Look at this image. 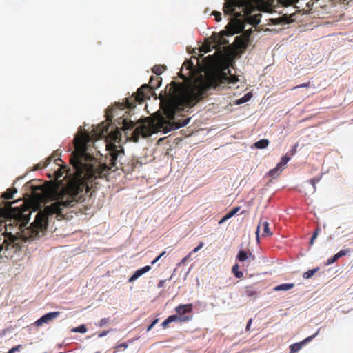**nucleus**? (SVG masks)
I'll return each instance as SVG.
<instances>
[{
	"mask_svg": "<svg viewBox=\"0 0 353 353\" xmlns=\"http://www.w3.org/2000/svg\"><path fill=\"white\" fill-rule=\"evenodd\" d=\"M165 253H166V252H165V251H163L162 253H161V254L159 255V256L160 258H161L163 256H164V255L165 254Z\"/></svg>",
	"mask_w": 353,
	"mask_h": 353,
	"instance_id": "52",
	"label": "nucleus"
},
{
	"mask_svg": "<svg viewBox=\"0 0 353 353\" xmlns=\"http://www.w3.org/2000/svg\"><path fill=\"white\" fill-rule=\"evenodd\" d=\"M179 76L183 82L172 81L169 88V95L161 97V108L168 120L163 117H160L157 121L150 117L145 118L139 122V125L132 133L131 139L134 142H138L140 137L147 138L161 130L164 133H168L185 126L190 122V118L177 122L172 121L176 112L185 108L194 107L210 88H216L227 81L230 83L238 81L237 77L229 78L225 73L221 72L208 74L205 78L201 75L193 79L183 74L181 70Z\"/></svg>",
	"mask_w": 353,
	"mask_h": 353,
	"instance_id": "1",
	"label": "nucleus"
},
{
	"mask_svg": "<svg viewBox=\"0 0 353 353\" xmlns=\"http://www.w3.org/2000/svg\"><path fill=\"white\" fill-rule=\"evenodd\" d=\"M260 229H263V236L272 235V232L270 230L269 223L268 221H263V222L259 223V224L257 227L256 231V235L257 239L259 238V233Z\"/></svg>",
	"mask_w": 353,
	"mask_h": 353,
	"instance_id": "10",
	"label": "nucleus"
},
{
	"mask_svg": "<svg viewBox=\"0 0 353 353\" xmlns=\"http://www.w3.org/2000/svg\"><path fill=\"white\" fill-rule=\"evenodd\" d=\"M239 265L238 264H234L232 268V272L234 274L236 278L241 279L243 277V274L241 271L239 270Z\"/></svg>",
	"mask_w": 353,
	"mask_h": 353,
	"instance_id": "20",
	"label": "nucleus"
},
{
	"mask_svg": "<svg viewBox=\"0 0 353 353\" xmlns=\"http://www.w3.org/2000/svg\"><path fill=\"white\" fill-rule=\"evenodd\" d=\"M105 132L108 133V128H105Z\"/></svg>",
	"mask_w": 353,
	"mask_h": 353,
	"instance_id": "54",
	"label": "nucleus"
},
{
	"mask_svg": "<svg viewBox=\"0 0 353 353\" xmlns=\"http://www.w3.org/2000/svg\"><path fill=\"white\" fill-rule=\"evenodd\" d=\"M60 315V312H49L42 316L40 319L35 321L34 324L37 326H41L43 323H48V322L53 321Z\"/></svg>",
	"mask_w": 353,
	"mask_h": 353,
	"instance_id": "7",
	"label": "nucleus"
},
{
	"mask_svg": "<svg viewBox=\"0 0 353 353\" xmlns=\"http://www.w3.org/2000/svg\"><path fill=\"white\" fill-rule=\"evenodd\" d=\"M212 14L215 17V20L217 22L221 21V12H219L218 11H213L212 12Z\"/></svg>",
	"mask_w": 353,
	"mask_h": 353,
	"instance_id": "31",
	"label": "nucleus"
},
{
	"mask_svg": "<svg viewBox=\"0 0 353 353\" xmlns=\"http://www.w3.org/2000/svg\"><path fill=\"white\" fill-rule=\"evenodd\" d=\"M225 219H226L227 220H228L229 219H230L231 217H232V214H230V212H228L225 216H224Z\"/></svg>",
	"mask_w": 353,
	"mask_h": 353,
	"instance_id": "45",
	"label": "nucleus"
},
{
	"mask_svg": "<svg viewBox=\"0 0 353 353\" xmlns=\"http://www.w3.org/2000/svg\"><path fill=\"white\" fill-rule=\"evenodd\" d=\"M282 161H283V163H285L286 164L288 163V162L290 160V157H288L287 154L286 155H284L283 157H282L281 159Z\"/></svg>",
	"mask_w": 353,
	"mask_h": 353,
	"instance_id": "41",
	"label": "nucleus"
},
{
	"mask_svg": "<svg viewBox=\"0 0 353 353\" xmlns=\"http://www.w3.org/2000/svg\"><path fill=\"white\" fill-rule=\"evenodd\" d=\"M318 270H319L318 268L312 269V270H310L305 272L303 274V276L305 279H309V278L312 277Z\"/></svg>",
	"mask_w": 353,
	"mask_h": 353,
	"instance_id": "25",
	"label": "nucleus"
},
{
	"mask_svg": "<svg viewBox=\"0 0 353 353\" xmlns=\"http://www.w3.org/2000/svg\"><path fill=\"white\" fill-rule=\"evenodd\" d=\"M225 219H226L227 220H228L229 219H230L231 217H232V214H230V212H228L225 216H224Z\"/></svg>",
	"mask_w": 353,
	"mask_h": 353,
	"instance_id": "44",
	"label": "nucleus"
},
{
	"mask_svg": "<svg viewBox=\"0 0 353 353\" xmlns=\"http://www.w3.org/2000/svg\"><path fill=\"white\" fill-rule=\"evenodd\" d=\"M269 145V141L268 139H261L254 143V146L259 149H264Z\"/></svg>",
	"mask_w": 353,
	"mask_h": 353,
	"instance_id": "17",
	"label": "nucleus"
},
{
	"mask_svg": "<svg viewBox=\"0 0 353 353\" xmlns=\"http://www.w3.org/2000/svg\"><path fill=\"white\" fill-rule=\"evenodd\" d=\"M199 250L198 248V247H196L191 252H190L189 255H191L192 253H195L196 252H198Z\"/></svg>",
	"mask_w": 353,
	"mask_h": 353,
	"instance_id": "49",
	"label": "nucleus"
},
{
	"mask_svg": "<svg viewBox=\"0 0 353 353\" xmlns=\"http://www.w3.org/2000/svg\"><path fill=\"white\" fill-rule=\"evenodd\" d=\"M310 82L304 83H302V84H300V85H298L294 87V89H297V88H307L310 86Z\"/></svg>",
	"mask_w": 353,
	"mask_h": 353,
	"instance_id": "35",
	"label": "nucleus"
},
{
	"mask_svg": "<svg viewBox=\"0 0 353 353\" xmlns=\"http://www.w3.org/2000/svg\"><path fill=\"white\" fill-rule=\"evenodd\" d=\"M17 192L15 188H8L3 194L2 197L4 199L9 200L13 198V195Z\"/></svg>",
	"mask_w": 353,
	"mask_h": 353,
	"instance_id": "16",
	"label": "nucleus"
},
{
	"mask_svg": "<svg viewBox=\"0 0 353 353\" xmlns=\"http://www.w3.org/2000/svg\"><path fill=\"white\" fill-rule=\"evenodd\" d=\"M166 69V67L163 65H155L152 69V71L153 73H154L157 75L161 74L163 71Z\"/></svg>",
	"mask_w": 353,
	"mask_h": 353,
	"instance_id": "18",
	"label": "nucleus"
},
{
	"mask_svg": "<svg viewBox=\"0 0 353 353\" xmlns=\"http://www.w3.org/2000/svg\"><path fill=\"white\" fill-rule=\"evenodd\" d=\"M110 331H111V330L103 331L98 334V337L102 338V337L106 336Z\"/></svg>",
	"mask_w": 353,
	"mask_h": 353,
	"instance_id": "40",
	"label": "nucleus"
},
{
	"mask_svg": "<svg viewBox=\"0 0 353 353\" xmlns=\"http://www.w3.org/2000/svg\"><path fill=\"white\" fill-rule=\"evenodd\" d=\"M190 256V255L188 254L187 256H185V258H183L182 262H185V261H187V259H188V257Z\"/></svg>",
	"mask_w": 353,
	"mask_h": 353,
	"instance_id": "53",
	"label": "nucleus"
},
{
	"mask_svg": "<svg viewBox=\"0 0 353 353\" xmlns=\"http://www.w3.org/2000/svg\"><path fill=\"white\" fill-rule=\"evenodd\" d=\"M265 1L263 0L259 6H257L252 11L249 13L241 12L240 10H236L232 14L234 16L230 19V22L226 26V30L221 31L219 34L215 35V42L218 45H226L229 41L225 38V36H232L235 34L242 32L244 29V22L246 21L250 24L256 26L261 22V14H256L250 15L256 10H260Z\"/></svg>",
	"mask_w": 353,
	"mask_h": 353,
	"instance_id": "3",
	"label": "nucleus"
},
{
	"mask_svg": "<svg viewBox=\"0 0 353 353\" xmlns=\"http://www.w3.org/2000/svg\"><path fill=\"white\" fill-rule=\"evenodd\" d=\"M203 242H200V243L199 244V245L197 246L199 250H201L203 247Z\"/></svg>",
	"mask_w": 353,
	"mask_h": 353,
	"instance_id": "51",
	"label": "nucleus"
},
{
	"mask_svg": "<svg viewBox=\"0 0 353 353\" xmlns=\"http://www.w3.org/2000/svg\"><path fill=\"white\" fill-rule=\"evenodd\" d=\"M158 321H159L158 319H156L155 320H154L152 322V323L148 327L147 332L150 331L152 329V327L157 323Z\"/></svg>",
	"mask_w": 353,
	"mask_h": 353,
	"instance_id": "33",
	"label": "nucleus"
},
{
	"mask_svg": "<svg viewBox=\"0 0 353 353\" xmlns=\"http://www.w3.org/2000/svg\"><path fill=\"white\" fill-rule=\"evenodd\" d=\"M281 172V171L276 166L274 168L270 170L268 172V174L272 178H276L280 174Z\"/></svg>",
	"mask_w": 353,
	"mask_h": 353,
	"instance_id": "24",
	"label": "nucleus"
},
{
	"mask_svg": "<svg viewBox=\"0 0 353 353\" xmlns=\"http://www.w3.org/2000/svg\"><path fill=\"white\" fill-rule=\"evenodd\" d=\"M251 97H252L251 94L248 93V94H245L242 98L239 99L237 101L236 103L241 104V103H245L250 99Z\"/></svg>",
	"mask_w": 353,
	"mask_h": 353,
	"instance_id": "26",
	"label": "nucleus"
},
{
	"mask_svg": "<svg viewBox=\"0 0 353 353\" xmlns=\"http://www.w3.org/2000/svg\"><path fill=\"white\" fill-rule=\"evenodd\" d=\"M320 330H321V328H319V330H317V332L315 334L305 338L304 340H303L300 343L292 344L290 346V353H296L297 352H299L304 345H305L308 342L311 341L313 339H314L319 334Z\"/></svg>",
	"mask_w": 353,
	"mask_h": 353,
	"instance_id": "6",
	"label": "nucleus"
},
{
	"mask_svg": "<svg viewBox=\"0 0 353 353\" xmlns=\"http://www.w3.org/2000/svg\"><path fill=\"white\" fill-rule=\"evenodd\" d=\"M41 190H42L43 196H47V194H48L47 190L46 189H41Z\"/></svg>",
	"mask_w": 353,
	"mask_h": 353,
	"instance_id": "47",
	"label": "nucleus"
},
{
	"mask_svg": "<svg viewBox=\"0 0 353 353\" xmlns=\"http://www.w3.org/2000/svg\"><path fill=\"white\" fill-rule=\"evenodd\" d=\"M119 120V123L123 124L121 128L123 130L132 129L135 126L134 121L128 120L127 117L120 118Z\"/></svg>",
	"mask_w": 353,
	"mask_h": 353,
	"instance_id": "12",
	"label": "nucleus"
},
{
	"mask_svg": "<svg viewBox=\"0 0 353 353\" xmlns=\"http://www.w3.org/2000/svg\"><path fill=\"white\" fill-rule=\"evenodd\" d=\"M54 159V162L59 165V163L58 161H61V159H60V157H57V154H53L51 157H48V159H47L46 161L45 162H40L39 163H37L35 166V168L34 170H40V169H43L44 168H46L48 164L49 163V162L52 160V159Z\"/></svg>",
	"mask_w": 353,
	"mask_h": 353,
	"instance_id": "11",
	"label": "nucleus"
},
{
	"mask_svg": "<svg viewBox=\"0 0 353 353\" xmlns=\"http://www.w3.org/2000/svg\"><path fill=\"white\" fill-rule=\"evenodd\" d=\"M128 347V343H123L121 344H119L114 347V353H117V351H119L120 350H125Z\"/></svg>",
	"mask_w": 353,
	"mask_h": 353,
	"instance_id": "29",
	"label": "nucleus"
},
{
	"mask_svg": "<svg viewBox=\"0 0 353 353\" xmlns=\"http://www.w3.org/2000/svg\"><path fill=\"white\" fill-rule=\"evenodd\" d=\"M250 257H251L252 260L254 259V256H253L251 252H248L245 250H240L236 256V259L240 262H243Z\"/></svg>",
	"mask_w": 353,
	"mask_h": 353,
	"instance_id": "13",
	"label": "nucleus"
},
{
	"mask_svg": "<svg viewBox=\"0 0 353 353\" xmlns=\"http://www.w3.org/2000/svg\"><path fill=\"white\" fill-rule=\"evenodd\" d=\"M297 146H298V144H296L295 145H294L292 149L290 150L291 155H294L296 154Z\"/></svg>",
	"mask_w": 353,
	"mask_h": 353,
	"instance_id": "43",
	"label": "nucleus"
},
{
	"mask_svg": "<svg viewBox=\"0 0 353 353\" xmlns=\"http://www.w3.org/2000/svg\"><path fill=\"white\" fill-rule=\"evenodd\" d=\"M185 66L187 68V70H189L188 74H192V72L194 71V64L190 60H186L183 64V67Z\"/></svg>",
	"mask_w": 353,
	"mask_h": 353,
	"instance_id": "22",
	"label": "nucleus"
},
{
	"mask_svg": "<svg viewBox=\"0 0 353 353\" xmlns=\"http://www.w3.org/2000/svg\"><path fill=\"white\" fill-rule=\"evenodd\" d=\"M164 282H165L164 281H162V280H161V281H159V284H158V286H159V287H163V284H164Z\"/></svg>",
	"mask_w": 353,
	"mask_h": 353,
	"instance_id": "50",
	"label": "nucleus"
},
{
	"mask_svg": "<svg viewBox=\"0 0 353 353\" xmlns=\"http://www.w3.org/2000/svg\"><path fill=\"white\" fill-rule=\"evenodd\" d=\"M252 322V319H250L248 321V322L247 323L246 327H245V330H246V331H249V330H250V327H251Z\"/></svg>",
	"mask_w": 353,
	"mask_h": 353,
	"instance_id": "42",
	"label": "nucleus"
},
{
	"mask_svg": "<svg viewBox=\"0 0 353 353\" xmlns=\"http://www.w3.org/2000/svg\"><path fill=\"white\" fill-rule=\"evenodd\" d=\"M94 353H100V352H94Z\"/></svg>",
	"mask_w": 353,
	"mask_h": 353,
	"instance_id": "55",
	"label": "nucleus"
},
{
	"mask_svg": "<svg viewBox=\"0 0 353 353\" xmlns=\"http://www.w3.org/2000/svg\"><path fill=\"white\" fill-rule=\"evenodd\" d=\"M285 165H286V163H283V161H282L281 160V161H280L279 163H277L276 167H277V168H279L281 171H282V170H283V168H284V167H285Z\"/></svg>",
	"mask_w": 353,
	"mask_h": 353,
	"instance_id": "36",
	"label": "nucleus"
},
{
	"mask_svg": "<svg viewBox=\"0 0 353 353\" xmlns=\"http://www.w3.org/2000/svg\"><path fill=\"white\" fill-rule=\"evenodd\" d=\"M170 323V321L168 318L162 323L161 325L165 329L168 327V325Z\"/></svg>",
	"mask_w": 353,
	"mask_h": 353,
	"instance_id": "39",
	"label": "nucleus"
},
{
	"mask_svg": "<svg viewBox=\"0 0 353 353\" xmlns=\"http://www.w3.org/2000/svg\"><path fill=\"white\" fill-rule=\"evenodd\" d=\"M111 319L110 317L103 318L100 320V321L97 324V325L99 327H103L105 325L110 323Z\"/></svg>",
	"mask_w": 353,
	"mask_h": 353,
	"instance_id": "27",
	"label": "nucleus"
},
{
	"mask_svg": "<svg viewBox=\"0 0 353 353\" xmlns=\"http://www.w3.org/2000/svg\"><path fill=\"white\" fill-rule=\"evenodd\" d=\"M294 283H284L279 285H277L275 287L274 290L276 291L280 290H288L294 288Z\"/></svg>",
	"mask_w": 353,
	"mask_h": 353,
	"instance_id": "19",
	"label": "nucleus"
},
{
	"mask_svg": "<svg viewBox=\"0 0 353 353\" xmlns=\"http://www.w3.org/2000/svg\"><path fill=\"white\" fill-rule=\"evenodd\" d=\"M21 347V345H17V346L11 348L10 350H9L8 353H14L15 352L19 351Z\"/></svg>",
	"mask_w": 353,
	"mask_h": 353,
	"instance_id": "34",
	"label": "nucleus"
},
{
	"mask_svg": "<svg viewBox=\"0 0 353 353\" xmlns=\"http://www.w3.org/2000/svg\"><path fill=\"white\" fill-rule=\"evenodd\" d=\"M256 292L251 287H247L245 288V294L248 296H254L256 295Z\"/></svg>",
	"mask_w": 353,
	"mask_h": 353,
	"instance_id": "28",
	"label": "nucleus"
},
{
	"mask_svg": "<svg viewBox=\"0 0 353 353\" xmlns=\"http://www.w3.org/2000/svg\"><path fill=\"white\" fill-rule=\"evenodd\" d=\"M160 259H161V258L158 256L155 259H154V260L152 261L151 264H152V265H154V263H157V262Z\"/></svg>",
	"mask_w": 353,
	"mask_h": 353,
	"instance_id": "46",
	"label": "nucleus"
},
{
	"mask_svg": "<svg viewBox=\"0 0 353 353\" xmlns=\"http://www.w3.org/2000/svg\"><path fill=\"white\" fill-rule=\"evenodd\" d=\"M17 202L0 203V253L20 248V208L12 206Z\"/></svg>",
	"mask_w": 353,
	"mask_h": 353,
	"instance_id": "2",
	"label": "nucleus"
},
{
	"mask_svg": "<svg viewBox=\"0 0 353 353\" xmlns=\"http://www.w3.org/2000/svg\"><path fill=\"white\" fill-rule=\"evenodd\" d=\"M193 310L192 304L179 305L175 308V312L179 317L187 316V313H191Z\"/></svg>",
	"mask_w": 353,
	"mask_h": 353,
	"instance_id": "8",
	"label": "nucleus"
},
{
	"mask_svg": "<svg viewBox=\"0 0 353 353\" xmlns=\"http://www.w3.org/2000/svg\"><path fill=\"white\" fill-rule=\"evenodd\" d=\"M350 252L349 250H342L339 251L338 253L334 254L332 257L328 259L327 265H330L332 263H335L339 258L345 256L347 254Z\"/></svg>",
	"mask_w": 353,
	"mask_h": 353,
	"instance_id": "14",
	"label": "nucleus"
},
{
	"mask_svg": "<svg viewBox=\"0 0 353 353\" xmlns=\"http://www.w3.org/2000/svg\"><path fill=\"white\" fill-rule=\"evenodd\" d=\"M263 0H225L223 12L225 15L232 16L236 10L244 13H249L257 6L261 3Z\"/></svg>",
	"mask_w": 353,
	"mask_h": 353,
	"instance_id": "5",
	"label": "nucleus"
},
{
	"mask_svg": "<svg viewBox=\"0 0 353 353\" xmlns=\"http://www.w3.org/2000/svg\"><path fill=\"white\" fill-rule=\"evenodd\" d=\"M161 78L159 77H151L150 79V85H142L137 91L132 94L128 98H125L123 103H118L117 105L121 110L128 108L132 110L137 105V103H142L147 99H150V95L154 93V90L158 88L161 84Z\"/></svg>",
	"mask_w": 353,
	"mask_h": 353,
	"instance_id": "4",
	"label": "nucleus"
},
{
	"mask_svg": "<svg viewBox=\"0 0 353 353\" xmlns=\"http://www.w3.org/2000/svg\"><path fill=\"white\" fill-rule=\"evenodd\" d=\"M240 210V207H236L233 208L232 210L230 211V214L233 216L234 214H236Z\"/></svg>",
	"mask_w": 353,
	"mask_h": 353,
	"instance_id": "37",
	"label": "nucleus"
},
{
	"mask_svg": "<svg viewBox=\"0 0 353 353\" xmlns=\"http://www.w3.org/2000/svg\"><path fill=\"white\" fill-rule=\"evenodd\" d=\"M192 316L179 317L177 314L174 315H171L168 317V319L170 321V323L177 321L180 322H187L192 320Z\"/></svg>",
	"mask_w": 353,
	"mask_h": 353,
	"instance_id": "15",
	"label": "nucleus"
},
{
	"mask_svg": "<svg viewBox=\"0 0 353 353\" xmlns=\"http://www.w3.org/2000/svg\"><path fill=\"white\" fill-rule=\"evenodd\" d=\"M240 210V207H236L233 208L232 210L230 211V214L233 216L234 214H236Z\"/></svg>",
	"mask_w": 353,
	"mask_h": 353,
	"instance_id": "38",
	"label": "nucleus"
},
{
	"mask_svg": "<svg viewBox=\"0 0 353 353\" xmlns=\"http://www.w3.org/2000/svg\"><path fill=\"white\" fill-rule=\"evenodd\" d=\"M319 179L314 178L309 180L310 183L314 187V190H316V183H318Z\"/></svg>",
	"mask_w": 353,
	"mask_h": 353,
	"instance_id": "32",
	"label": "nucleus"
},
{
	"mask_svg": "<svg viewBox=\"0 0 353 353\" xmlns=\"http://www.w3.org/2000/svg\"><path fill=\"white\" fill-rule=\"evenodd\" d=\"M151 270L150 265H146L141 269L137 270L135 271L133 274L129 278L128 282L129 283H133L138 278H139L141 276L144 274L145 273L149 272Z\"/></svg>",
	"mask_w": 353,
	"mask_h": 353,
	"instance_id": "9",
	"label": "nucleus"
},
{
	"mask_svg": "<svg viewBox=\"0 0 353 353\" xmlns=\"http://www.w3.org/2000/svg\"><path fill=\"white\" fill-rule=\"evenodd\" d=\"M227 221L226 219H225V217L223 216L219 221V224H222L224 222H225Z\"/></svg>",
	"mask_w": 353,
	"mask_h": 353,
	"instance_id": "48",
	"label": "nucleus"
},
{
	"mask_svg": "<svg viewBox=\"0 0 353 353\" xmlns=\"http://www.w3.org/2000/svg\"><path fill=\"white\" fill-rule=\"evenodd\" d=\"M320 231H321V228H317L315 230V231L314 232V233H313V234L312 236V238L310 239V245H312L314 243V241L317 238Z\"/></svg>",
	"mask_w": 353,
	"mask_h": 353,
	"instance_id": "30",
	"label": "nucleus"
},
{
	"mask_svg": "<svg viewBox=\"0 0 353 353\" xmlns=\"http://www.w3.org/2000/svg\"><path fill=\"white\" fill-rule=\"evenodd\" d=\"M120 137H121V133L118 130L112 131L111 132L109 133V135H108V138L111 141H117V140H119L120 139Z\"/></svg>",
	"mask_w": 353,
	"mask_h": 353,
	"instance_id": "21",
	"label": "nucleus"
},
{
	"mask_svg": "<svg viewBox=\"0 0 353 353\" xmlns=\"http://www.w3.org/2000/svg\"><path fill=\"white\" fill-rule=\"evenodd\" d=\"M71 332L76 333H85L87 332V327L85 325H81L80 326L72 328Z\"/></svg>",
	"mask_w": 353,
	"mask_h": 353,
	"instance_id": "23",
	"label": "nucleus"
}]
</instances>
